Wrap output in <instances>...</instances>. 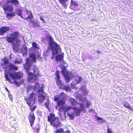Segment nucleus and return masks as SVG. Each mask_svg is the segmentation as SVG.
I'll use <instances>...</instances> for the list:
<instances>
[{"mask_svg": "<svg viewBox=\"0 0 133 133\" xmlns=\"http://www.w3.org/2000/svg\"><path fill=\"white\" fill-rule=\"evenodd\" d=\"M77 95L78 96H77V97H78L82 102H85L86 105L85 106L84 103H79L74 98L71 97L70 98L69 101L72 105L75 106L77 104H79L80 106L79 108L76 107H74L72 108V109L76 116H79L81 112L85 113L86 112L85 108L89 107L91 104V103L88 101L86 97L82 98L81 94L79 93H78Z\"/></svg>", "mask_w": 133, "mask_h": 133, "instance_id": "nucleus-1", "label": "nucleus"}, {"mask_svg": "<svg viewBox=\"0 0 133 133\" xmlns=\"http://www.w3.org/2000/svg\"><path fill=\"white\" fill-rule=\"evenodd\" d=\"M4 77L6 80L11 82L8 75L9 74L11 78L13 79L16 78L20 79L23 77V73L22 72H15L14 73H11L12 71L18 70V67L15 66L14 64L10 63L8 66H6L4 68Z\"/></svg>", "mask_w": 133, "mask_h": 133, "instance_id": "nucleus-2", "label": "nucleus"}, {"mask_svg": "<svg viewBox=\"0 0 133 133\" xmlns=\"http://www.w3.org/2000/svg\"><path fill=\"white\" fill-rule=\"evenodd\" d=\"M47 38L49 39V49H50L52 52V55L51 58V59H52L56 55L59 53L60 48L58 44L53 41V38L51 36H48Z\"/></svg>", "mask_w": 133, "mask_h": 133, "instance_id": "nucleus-3", "label": "nucleus"}, {"mask_svg": "<svg viewBox=\"0 0 133 133\" xmlns=\"http://www.w3.org/2000/svg\"><path fill=\"white\" fill-rule=\"evenodd\" d=\"M26 103L29 106L30 109L31 111L28 116V118L30 123V126L32 127L34 124L35 119V117L34 112V111L36 108V105H34L35 103V102H31L27 101Z\"/></svg>", "mask_w": 133, "mask_h": 133, "instance_id": "nucleus-4", "label": "nucleus"}, {"mask_svg": "<svg viewBox=\"0 0 133 133\" xmlns=\"http://www.w3.org/2000/svg\"><path fill=\"white\" fill-rule=\"evenodd\" d=\"M55 75L56 76L55 79L56 81L57 84L59 88L64 90L66 91H71V88L68 86L65 85L64 83H62L61 80L59 75V71L58 70H56Z\"/></svg>", "mask_w": 133, "mask_h": 133, "instance_id": "nucleus-5", "label": "nucleus"}, {"mask_svg": "<svg viewBox=\"0 0 133 133\" xmlns=\"http://www.w3.org/2000/svg\"><path fill=\"white\" fill-rule=\"evenodd\" d=\"M67 95L63 92L60 93L59 96H55L54 100L57 102V106L61 107L63 106L66 102V98Z\"/></svg>", "mask_w": 133, "mask_h": 133, "instance_id": "nucleus-6", "label": "nucleus"}, {"mask_svg": "<svg viewBox=\"0 0 133 133\" xmlns=\"http://www.w3.org/2000/svg\"><path fill=\"white\" fill-rule=\"evenodd\" d=\"M19 35L20 34L18 31L15 32L14 34H11L10 35V37L8 36L6 38V40L8 43H12L16 40H17Z\"/></svg>", "mask_w": 133, "mask_h": 133, "instance_id": "nucleus-7", "label": "nucleus"}, {"mask_svg": "<svg viewBox=\"0 0 133 133\" xmlns=\"http://www.w3.org/2000/svg\"><path fill=\"white\" fill-rule=\"evenodd\" d=\"M61 69L62 72L64 75L66 82L67 83L69 82L70 81V77L68 72L66 69V66H63Z\"/></svg>", "mask_w": 133, "mask_h": 133, "instance_id": "nucleus-8", "label": "nucleus"}, {"mask_svg": "<svg viewBox=\"0 0 133 133\" xmlns=\"http://www.w3.org/2000/svg\"><path fill=\"white\" fill-rule=\"evenodd\" d=\"M53 127L57 128L61 124L59 118L57 117H56L54 120L50 123Z\"/></svg>", "mask_w": 133, "mask_h": 133, "instance_id": "nucleus-9", "label": "nucleus"}, {"mask_svg": "<svg viewBox=\"0 0 133 133\" xmlns=\"http://www.w3.org/2000/svg\"><path fill=\"white\" fill-rule=\"evenodd\" d=\"M26 62L24 65V67L26 71L28 72L30 70V66L31 65L30 60L29 58H27L26 59Z\"/></svg>", "mask_w": 133, "mask_h": 133, "instance_id": "nucleus-10", "label": "nucleus"}, {"mask_svg": "<svg viewBox=\"0 0 133 133\" xmlns=\"http://www.w3.org/2000/svg\"><path fill=\"white\" fill-rule=\"evenodd\" d=\"M26 13L24 15V17H26L25 18H24V19H26V21H28L29 19H31L33 18V17L32 16V13L30 11H28L26 10Z\"/></svg>", "mask_w": 133, "mask_h": 133, "instance_id": "nucleus-11", "label": "nucleus"}, {"mask_svg": "<svg viewBox=\"0 0 133 133\" xmlns=\"http://www.w3.org/2000/svg\"><path fill=\"white\" fill-rule=\"evenodd\" d=\"M28 79L29 81H34L36 80V76L31 72H29L28 74Z\"/></svg>", "mask_w": 133, "mask_h": 133, "instance_id": "nucleus-12", "label": "nucleus"}, {"mask_svg": "<svg viewBox=\"0 0 133 133\" xmlns=\"http://www.w3.org/2000/svg\"><path fill=\"white\" fill-rule=\"evenodd\" d=\"M8 26H2L0 28V35H2L10 30Z\"/></svg>", "mask_w": 133, "mask_h": 133, "instance_id": "nucleus-13", "label": "nucleus"}, {"mask_svg": "<svg viewBox=\"0 0 133 133\" xmlns=\"http://www.w3.org/2000/svg\"><path fill=\"white\" fill-rule=\"evenodd\" d=\"M74 78V80L73 83L75 85H77L78 84L81 82L82 79L81 77L79 76H75Z\"/></svg>", "mask_w": 133, "mask_h": 133, "instance_id": "nucleus-14", "label": "nucleus"}, {"mask_svg": "<svg viewBox=\"0 0 133 133\" xmlns=\"http://www.w3.org/2000/svg\"><path fill=\"white\" fill-rule=\"evenodd\" d=\"M56 117L55 115L53 113H50L48 116L47 121L50 123L52 122Z\"/></svg>", "mask_w": 133, "mask_h": 133, "instance_id": "nucleus-15", "label": "nucleus"}, {"mask_svg": "<svg viewBox=\"0 0 133 133\" xmlns=\"http://www.w3.org/2000/svg\"><path fill=\"white\" fill-rule=\"evenodd\" d=\"M3 8L4 11H11L13 10V8L12 6L7 5L6 6H4Z\"/></svg>", "mask_w": 133, "mask_h": 133, "instance_id": "nucleus-16", "label": "nucleus"}, {"mask_svg": "<svg viewBox=\"0 0 133 133\" xmlns=\"http://www.w3.org/2000/svg\"><path fill=\"white\" fill-rule=\"evenodd\" d=\"M34 93H32L30 94V95L29 96V97L28 98H27L26 99H25H25L26 101V103L27 101H30L31 102H34V101H33L32 98L33 97L34 95Z\"/></svg>", "mask_w": 133, "mask_h": 133, "instance_id": "nucleus-17", "label": "nucleus"}, {"mask_svg": "<svg viewBox=\"0 0 133 133\" xmlns=\"http://www.w3.org/2000/svg\"><path fill=\"white\" fill-rule=\"evenodd\" d=\"M45 98V96L42 95H39L38 96V101L39 102L42 103Z\"/></svg>", "mask_w": 133, "mask_h": 133, "instance_id": "nucleus-18", "label": "nucleus"}, {"mask_svg": "<svg viewBox=\"0 0 133 133\" xmlns=\"http://www.w3.org/2000/svg\"><path fill=\"white\" fill-rule=\"evenodd\" d=\"M32 48L36 50L38 49H39V48L38 46V45L37 44L36 42H34L32 43Z\"/></svg>", "mask_w": 133, "mask_h": 133, "instance_id": "nucleus-19", "label": "nucleus"}, {"mask_svg": "<svg viewBox=\"0 0 133 133\" xmlns=\"http://www.w3.org/2000/svg\"><path fill=\"white\" fill-rule=\"evenodd\" d=\"M3 60V64H2L1 65L2 67H3V68H4L6 66H7V65H6L5 66L3 67V65H5L6 64L9 63V60L7 58L5 57H4ZM3 68L4 69V68Z\"/></svg>", "mask_w": 133, "mask_h": 133, "instance_id": "nucleus-20", "label": "nucleus"}, {"mask_svg": "<svg viewBox=\"0 0 133 133\" xmlns=\"http://www.w3.org/2000/svg\"><path fill=\"white\" fill-rule=\"evenodd\" d=\"M123 106L127 108H128L132 111H133L132 108L130 106L129 104L127 102H125L123 104Z\"/></svg>", "mask_w": 133, "mask_h": 133, "instance_id": "nucleus-21", "label": "nucleus"}, {"mask_svg": "<svg viewBox=\"0 0 133 133\" xmlns=\"http://www.w3.org/2000/svg\"><path fill=\"white\" fill-rule=\"evenodd\" d=\"M15 15L14 12H12L10 13H7L6 14V17L7 18L10 19L12 17L15 16Z\"/></svg>", "mask_w": 133, "mask_h": 133, "instance_id": "nucleus-22", "label": "nucleus"}, {"mask_svg": "<svg viewBox=\"0 0 133 133\" xmlns=\"http://www.w3.org/2000/svg\"><path fill=\"white\" fill-rule=\"evenodd\" d=\"M64 57L63 55L61 54H59L56 56L55 57L56 59L58 61H60L63 59Z\"/></svg>", "mask_w": 133, "mask_h": 133, "instance_id": "nucleus-23", "label": "nucleus"}, {"mask_svg": "<svg viewBox=\"0 0 133 133\" xmlns=\"http://www.w3.org/2000/svg\"><path fill=\"white\" fill-rule=\"evenodd\" d=\"M29 57L31 58L33 62L35 63L36 62V57L35 55L33 53H31L29 54Z\"/></svg>", "mask_w": 133, "mask_h": 133, "instance_id": "nucleus-24", "label": "nucleus"}, {"mask_svg": "<svg viewBox=\"0 0 133 133\" xmlns=\"http://www.w3.org/2000/svg\"><path fill=\"white\" fill-rule=\"evenodd\" d=\"M78 5V4L77 3L74 1L73 0H71V3L70 5V7L72 8L73 6H75L77 7Z\"/></svg>", "mask_w": 133, "mask_h": 133, "instance_id": "nucleus-25", "label": "nucleus"}, {"mask_svg": "<svg viewBox=\"0 0 133 133\" xmlns=\"http://www.w3.org/2000/svg\"><path fill=\"white\" fill-rule=\"evenodd\" d=\"M17 14L19 16L22 18L24 19V17L22 15V11L21 9H19L17 10Z\"/></svg>", "mask_w": 133, "mask_h": 133, "instance_id": "nucleus-26", "label": "nucleus"}, {"mask_svg": "<svg viewBox=\"0 0 133 133\" xmlns=\"http://www.w3.org/2000/svg\"><path fill=\"white\" fill-rule=\"evenodd\" d=\"M9 3H12L14 4H18L19 2L17 0H7Z\"/></svg>", "mask_w": 133, "mask_h": 133, "instance_id": "nucleus-27", "label": "nucleus"}, {"mask_svg": "<svg viewBox=\"0 0 133 133\" xmlns=\"http://www.w3.org/2000/svg\"><path fill=\"white\" fill-rule=\"evenodd\" d=\"M59 3L63 5H65L66 2H68V0H58Z\"/></svg>", "mask_w": 133, "mask_h": 133, "instance_id": "nucleus-28", "label": "nucleus"}, {"mask_svg": "<svg viewBox=\"0 0 133 133\" xmlns=\"http://www.w3.org/2000/svg\"><path fill=\"white\" fill-rule=\"evenodd\" d=\"M34 131L36 133H39L40 129L39 126L37 127L33 128Z\"/></svg>", "mask_w": 133, "mask_h": 133, "instance_id": "nucleus-29", "label": "nucleus"}, {"mask_svg": "<svg viewBox=\"0 0 133 133\" xmlns=\"http://www.w3.org/2000/svg\"><path fill=\"white\" fill-rule=\"evenodd\" d=\"M66 107L63 106L61 107L59 109V111H60L63 110L64 112H65V111L66 110Z\"/></svg>", "mask_w": 133, "mask_h": 133, "instance_id": "nucleus-30", "label": "nucleus"}, {"mask_svg": "<svg viewBox=\"0 0 133 133\" xmlns=\"http://www.w3.org/2000/svg\"><path fill=\"white\" fill-rule=\"evenodd\" d=\"M64 132V129L62 128H60L56 130L55 132V133H62Z\"/></svg>", "mask_w": 133, "mask_h": 133, "instance_id": "nucleus-31", "label": "nucleus"}, {"mask_svg": "<svg viewBox=\"0 0 133 133\" xmlns=\"http://www.w3.org/2000/svg\"><path fill=\"white\" fill-rule=\"evenodd\" d=\"M50 101L49 99L47 100V101L44 103V104L46 107L48 109H49V105L50 104Z\"/></svg>", "mask_w": 133, "mask_h": 133, "instance_id": "nucleus-32", "label": "nucleus"}, {"mask_svg": "<svg viewBox=\"0 0 133 133\" xmlns=\"http://www.w3.org/2000/svg\"><path fill=\"white\" fill-rule=\"evenodd\" d=\"M67 115L69 116V119H70L73 120L74 119L75 117L73 115L68 113H67Z\"/></svg>", "mask_w": 133, "mask_h": 133, "instance_id": "nucleus-33", "label": "nucleus"}, {"mask_svg": "<svg viewBox=\"0 0 133 133\" xmlns=\"http://www.w3.org/2000/svg\"><path fill=\"white\" fill-rule=\"evenodd\" d=\"M39 22H35L32 25L34 27H39L40 26L39 25Z\"/></svg>", "mask_w": 133, "mask_h": 133, "instance_id": "nucleus-34", "label": "nucleus"}, {"mask_svg": "<svg viewBox=\"0 0 133 133\" xmlns=\"http://www.w3.org/2000/svg\"><path fill=\"white\" fill-rule=\"evenodd\" d=\"M72 109V108L71 106H69L66 107V110L65 111V112L69 111L70 110Z\"/></svg>", "mask_w": 133, "mask_h": 133, "instance_id": "nucleus-35", "label": "nucleus"}, {"mask_svg": "<svg viewBox=\"0 0 133 133\" xmlns=\"http://www.w3.org/2000/svg\"><path fill=\"white\" fill-rule=\"evenodd\" d=\"M107 133H113L112 130L109 127L107 129Z\"/></svg>", "mask_w": 133, "mask_h": 133, "instance_id": "nucleus-36", "label": "nucleus"}, {"mask_svg": "<svg viewBox=\"0 0 133 133\" xmlns=\"http://www.w3.org/2000/svg\"><path fill=\"white\" fill-rule=\"evenodd\" d=\"M97 119L98 120H102V122H105V120L103 119L102 118L99 117H97Z\"/></svg>", "mask_w": 133, "mask_h": 133, "instance_id": "nucleus-37", "label": "nucleus"}, {"mask_svg": "<svg viewBox=\"0 0 133 133\" xmlns=\"http://www.w3.org/2000/svg\"><path fill=\"white\" fill-rule=\"evenodd\" d=\"M12 47L14 50H16L17 49V46L16 44H13Z\"/></svg>", "mask_w": 133, "mask_h": 133, "instance_id": "nucleus-38", "label": "nucleus"}, {"mask_svg": "<svg viewBox=\"0 0 133 133\" xmlns=\"http://www.w3.org/2000/svg\"><path fill=\"white\" fill-rule=\"evenodd\" d=\"M8 97L12 101L13 100V97L12 95L10 94V93L8 94Z\"/></svg>", "mask_w": 133, "mask_h": 133, "instance_id": "nucleus-39", "label": "nucleus"}, {"mask_svg": "<svg viewBox=\"0 0 133 133\" xmlns=\"http://www.w3.org/2000/svg\"><path fill=\"white\" fill-rule=\"evenodd\" d=\"M14 82L15 84H16L17 86H20V83L18 82H17L15 80L14 81Z\"/></svg>", "mask_w": 133, "mask_h": 133, "instance_id": "nucleus-40", "label": "nucleus"}, {"mask_svg": "<svg viewBox=\"0 0 133 133\" xmlns=\"http://www.w3.org/2000/svg\"><path fill=\"white\" fill-rule=\"evenodd\" d=\"M21 61H18L17 60H15V61L14 62V63L15 64V63L20 64V63H21Z\"/></svg>", "mask_w": 133, "mask_h": 133, "instance_id": "nucleus-41", "label": "nucleus"}, {"mask_svg": "<svg viewBox=\"0 0 133 133\" xmlns=\"http://www.w3.org/2000/svg\"><path fill=\"white\" fill-rule=\"evenodd\" d=\"M37 57L38 59L42 58V57H41V55L40 54H38L37 55Z\"/></svg>", "mask_w": 133, "mask_h": 133, "instance_id": "nucleus-42", "label": "nucleus"}, {"mask_svg": "<svg viewBox=\"0 0 133 133\" xmlns=\"http://www.w3.org/2000/svg\"><path fill=\"white\" fill-rule=\"evenodd\" d=\"M38 92H39L41 93V94L44 93L43 90L42 89H39L38 90Z\"/></svg>", "mask_w": 133, "mask_h": 133, "instance_id": "nucleus-43", "label": "nucleus"}, {"mask_svg": "<svg viewBox=\"0 0 133 133\" xmlns=\"http://www.w3.org/2000/svg\"><path fill=\"white\" fill-rule=\"evenodd\" d=\"M39 18L41 21H43V23H46L45 20L43 18V17L42 16H41Z\"/></svg>", "mask_w": 133, "mask_h": 133, "instance_id": "nucleus-44", "label": "nucleus"}, {"mask_svg": "<svg viewBox=\"0 0 133 133\" xmlns=\"http://www.w3.org/2000/svg\"><path fill=\"white\" fill-rule=\"evenodd\" d=\"M5 90L7 91L8 94L10 93V91H9V90H8V89L6 87H5Z\"/></svg>", "mask_w": 133, "mask_h": 133, "instance_id": "nucleus-45", "label": "nucleus"}, {"mask_svg": "<svg viewBox=\"0 0 133 133\" xmlns=\"http://www.w3.org/2000/svg\"><path fill=\"white\" fill-rule=\"evenodd\" d=\"M63 133H70V131L68 130L65 131L64 132H63Z\"/></svg>", "mask_w": 133, "mask_h": 133, "instance_id": "nucleus-46", "label": "nucleus"}, {"mask_svg": "<svg viewBox=\"0 0 133 133\" xmlns=\"http://www.w3.org/2000/svg\"><path fill=\"white\" fill-rule=\"evenodd\" d=\"M30 22H31L32 23V25L35 22L33 20H31V19H30Z\"/></svg>", "mask_w": 133, "mask_h": 133, "instance_id": "nucleus-47", "label": "nucleus"}, {"mask_svg": "<svg viewBox=\"0 0 133 133\" xmlns=\"http://www.w3.org/2000/svg\"><path fill=\"white\" fill-rule=\"evenodd\" d=\"M63 63L64 64H67V63H66V62H65L64 60L63 61Z\"/></svg>", "mask_w": 133, "mask_h": 133, "instance_id": "nucleus-48", "label": "nucleus"}, {"mask_svg": "<svg viewBox=\"0 0 133 133\" xmlns=\"http://www.w3.org/2000/svg\"><path fill=\"white\" fill-rule=\"evenodd\" d=\"M31 88V85H29L28 86V88Z\"/></svg>", "mask_w": 133, "mask_h": 133, "instance_id": "nucleus-49", "label": "nucleus"}, {"mask_svg": "<svg viewBox=\"0 0 133 133\" xmlns=\"http://www.w3.org/2000/svg\"><path fill=\"white\" fill-rule=\"evenodd\" d=\"M97 52L98 53H101V52L100 51H97Z\"/></svg>", "mask_w": 133, "mask_h": 133, "instance_id": "nucleus-50", "label": "nucleus"}]
</instances>
